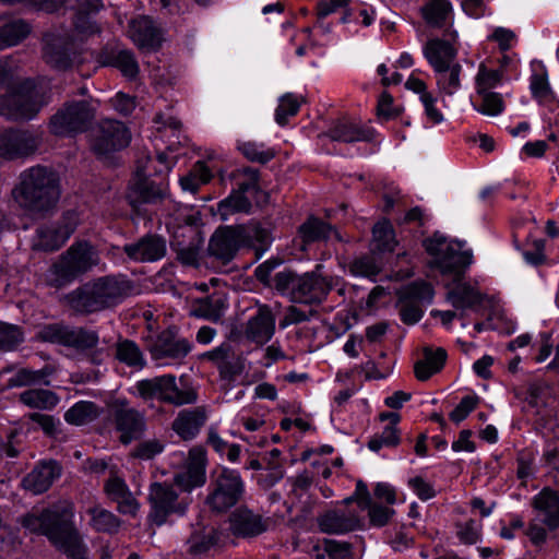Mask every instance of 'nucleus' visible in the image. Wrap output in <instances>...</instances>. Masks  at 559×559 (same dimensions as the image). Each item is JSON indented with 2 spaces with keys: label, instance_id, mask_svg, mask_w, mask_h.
I'll list each match as a JSON object with an SVG mask.
<instances>
[{
  "label": "nucleus",
  "instance_id": "nucleus-59",
  "mask_svg": "<svg viewBox=\"0 0 559 559\" xmlns=\"http://www.w3.org/2000/svg\"><path fill=\"white\" fill-rule=\"evenodd\" d=\"M516 475L521 480H526L535 473V455L532 451H521L516 457Z\"/></svg>",
  "mask_w": 559,
  "mask_h": 559
},
{
  "label": "nucleus",
  "instance_id": "nucleus-29",
  "mask_svg": "<svg viewBox=\"0 0 559 559\" xmlns=\"http://www.w3.org/2000/svg\"><path fill=\"white\" fill-rule=\"evenodd\" d=\"M124 252L134 261L152 262L165 255L166 245L157 236H146L135 243L126 245Z\"/></svg>",
  "mask_w": 559,
  "mask_h": 559
},
{
  "label": "nucleus",
  "instance_id": "nucleus-50",
  "mask_svg": "<svg viewBox=\"0 0 559 559\" xmlns=\"http://www.w3.org/2000/svg\"><path fill=\"white\" fill-rule=\"evenodd\" d=\"M480 100L479 103H473L474 108L487 116H498L504 110V103L499 93L485 92L477 93Z\"/></svg>",
  "mask_w": 559,
  "mask_h": 559
},
{
  "label": "nucleus",
  "instance_id": "nucleus-52",
  "mask_svg": "<svg viewBox=\"0 0 559 559\" xmlns=\"http://www.w3.org/2000/svg\"><path fill=\"white\" fill-rule=\"evenodd\" d=\"M155 123L158 124L157 130L159 132H164L165 134L170 131L171 134L177 139V141H171L167 145V148L170 152L176 151V144L182 145L186 141V136H180L181 122L174 117H164L163 115H157L155 117Z\"/></svg>",
  "mask_w": 559,
  "mask_h": 559
},
{
  "label": "nucleus",
  "instance_id": "nucleus-28",
  "mask_svg": "<svg viewBox=\"0 0 559 559\" xmlns=\"http://www.w3.org/2000/svg\"><path fill=\"white\" fill-rule=\"evenodd\" d=\"M59 476L60 468L56 462L41 463L23 478L22 484L32 493L40 495L47 491Z\"/></svg>",
  "mask_w": 559,
  "mask_h": 559
},
{
  "label": "nucleus",
  "instance_id": "nucleus-64",
  "mask_svg": "<svg viewBox=\"0 0 559 559\" xmlns=\"http://www.w3.org/2000/svg\"><path fill=\"white\" fill-rule=\"evenodd\" d=\"M488 39L498 43L500 50L507 51L515 44L516 35L509 28L496 27Z\"/></svg>",
  "mask_w": 559,
  "mask_h": 559
},
{
  "label": "nucleus",
  "instance_id": "nucleus-23",
  "mask_svg": "<svg viewBox=\"0 0 559 559\" xmlns=\"http://www.w3.org/2000/svg\"><path fill=\"white\" fill-rule=\"evenodd\" d=\"M192 349L190 341L174 335L170 331L163 332L152 347V356L156 360H182Z\"/></svg>",
  "mask_w": 559,
  "mask_h": 559
},
{
  "label": "nucleus",
  "instance_id": "nucleus-19",
  "mask_svg": "<svg viewBox=\"0 0 559 559\" xmlns=\"http://www.w3.org/2000/svg\"><path fill=\"white\" fill-rule=\"evenodd\" d=\"M131 135L127 127L117 120L105 119L99 123L98 132L93 141V150L99 156L129 145Z\"/></svg>",
  "mask_w": 559,
  "mask_h": 559
},
{
  "label": "nucleus",
  "instance_id": "nucleus-7",
  "mask_svg": "<svg viewBox=\"0 0 559 559\" xmlns=\"http://www.w3.org/2000/svg\"><path fill=\"white\" fill-rule=\"evenodd\" d=\"M273 286L292 301L305 305L322 302L332 287L328 278L316 272L298 275L290 270L277 272L273 276Z\"/></svg>",
  "mask_w": 559,
  "mask_h": 559
},
{
  "label": "nucleus",
  "instance_id": "nucleus-8",
  "mask_svg": "<svg viewBox=\"0 0 559 559\" xmlns=\"http://www.w3.org/2000/svg\"><path fill=\"white\" fill-rule=\"evenodd\" d=\"M267 239V230L257 224L223 226L212 235L207 251L215 259L228 263L235 258L240 248L252 246L254 240L265 242Z\"/></svg>",
  "mask_w": 559,
  "mask_h": 559
},
{
  "label": "nucleus",
  "instance_id": "nucleus-4",
  "mask_svg": "<svg viewBox=\"0 0 559 559\" xmlns=\"http://www.w3.org/2000/svg\"><path fill=\"white\" fill-rule=\"evenodd\" d=\"M12 195L25 211L48 214L57 206L61 197L60 176L46 166H32L20 174Z\"/></svg>",
  "mask_w": 559,
  "mask_h": 559
},
{
  "label": "nucleus",
  "instance_id": "nucleus-25",
  "mask_svg": "<svg viewBox=\"0 0 559 559\" xmlns=\"http://www.w3.org/2000/svg\"><path fill=\"white\" fill-rule=\"evenodd\" d=\"M207 420L204 407L182 409L173 421V430L185 441L194 439Z\"/></svg>",
  "mask_w": 559,
  "mask_h": 559
},
{
  "label": "nucleus",
  "instance_id": "nucleus-31",
  "mask_svg": "<svg viewBox=\"0 0 559 559\" xmlns=\"http://www.w3.org/2000/svg\"><path fill=\"white\" fill-rule=\"evenodd\" d=\"M104 66L118 69L123 76L132 80L139 74L140 68L134 53L129 49L111 48L102 53Z\"/></svg>",
  "mask_w": 559,
  "mask_h": 559
},
{
  "label": "nucleus",
  "instance_id": "nucleus-46",
  "mask_svg": "<svg viewBox=\"0 0 559 559\" xmlns=\"http://www.w3.org/2000/svg\"><path fill=\"white\" fill-rule=\"evenodd\" d=\"M213 175L211 169L202 160H198L191 170L180 178L182 190L195 193L202 185L207 183Z\"/></svg>",
  "mask_w": 559,
  "mask_h": 559
},
{
  "label": "nucleus",
  "instance_id": "nucleus-54",
  "mask_svg": "<svg viewBox=\"0 0 559 559\" xmlns=\"http://www.w3.org/2000/svg\"><path fill=\"white\" fill-rule=\"evenodd\" d=\"M45 58L49 64L57 69H67L72 64V53L67 47H59L49 43L45 48Z\"/></svg>",
  "mask_w": 559,
  "mask_h": 559
},
{
  "label": "nucleus",
  "instance_id": "nucleus-57",
  "mask_svg": "<svg viewBox=\"0 0 559 559\" xmlns=\"http://www.w3.org/2000/svg\"><path fill=\"white\" fill-rule=\"evenodd\" d=\"M481 524L476 520H467L456 525V536L467 545L476 544L479 540Z\"/></svg>",
  "mask_w": 559,
  "mask_h": 559
},
{
  "label": "nucleus",
  "instance_id": "nucleus-48",
  "mask_svg": "<svg viewBox=\"0 0 559 559\" xmlns=\"http://www.w3.org/2000/svg\"><path fill=\"white\" fill-rule=\"evenodd\" d=\"M299 233L302 241L309 243L326 239L332 233V228L329 224L311 217L299 227Z\"/></svg>",
  "mask_w": 559,
  "mask_h": 559
},
{
  "label": "nucleus",
  "instance_id": "nucleus-61",
  "mask_svg": "<svg viewBox=\"0 0 559 559\" xmlns=\"http://www.w3.org/2000/svg\"><path fill=\"white\" fill-rule=\"evenodd\" d=\"M408 486L421 501L430 500L436 496L433 485L421 476L409 478Z\"/></svg>",
  "mask_w": 559,
  "mask_h": 559
},
{
  "label": "nucleus",
  "instance_id": "nucleus-56",
  "mask_svg": "<svg viewBox=\"0 0 559 559\" xmlns=\"http://www.w3.org/2000/svg\"><path fill=\"white\" fill-rule=\"evenodd\" d=\"M400 442V431L394 426H385L381 433L374 435L368 442V448L378 452L383 447H395Z\"/></svg>",
  "mask_w": 559,
  "mask_h": 559
},
{
  "label": "nucleus",
  "instance_id": "nucleus-11",
  "mask_svg": "<svg viewBox=\"0 0 559 559\" xmlns=\"http://www.w3.org/2000/svg\"><path fill=\"white\" fill-rule=\"evenodd\" d=\"M136 394L143 400L157 399L177 406L195 402L197 396L191 390H180L176 377L164 374L152 379L140 380L135 383Z\"/></svg>",
  "mask_w": 559,
  "mask_h": 559
},
{
  "label": "nucleus",
  "instance_id": "nucleus-49",
  "mask_svg": "<svg viewBox=\"0 0 559 559\" xmlns=\"http://www.w3.org/2000/svg\"><path fill=\"white\" fill-rule=\"evenodd\" d=\"M238 148L247 159L260 164H265L275 157V151L266 147L263 143L242 142Z\"/></svg>",
  "mask_w": 559,
  "mask_h": 559
},
{
  "label": "nucleus",
  "instance_id": "nucleus-10",
  "mask_svg": "<svg viewBox=\"0 0 559 559\" xmlns=\"http://www.w3.org/2000/svg\"><path fill=\"white\" fill-rule=\"evenodd\" d=\"M98 102L93 98L66 102L49 120V131L58 136L85 132L93 123Z\"/></svg>",
  "mask_w": 559,
  "mask_h": 559
},
{
  "label": "nucleus",
  "instance_id": "nucleus-44",
  "mask_svg": "<svg viewBox=\"0 0 559 559\" xmlns=\"http://www.w3.org/2000/svg\"><path fill=\"white\" fill-rule=\"evenodd\" d=\"M98 415V407L95 403L80 401L66 412L64 419L71 425L82 426L92 423Z\"/></svg>",
  "mask_w": 559,
  "mask_h": 559
},
{
  "label": "nucleus",
  "instance_id": "nucleus-5",
  "mask_svg": "<svg viewBox=\"0 0 559 559\" xmlns=\"http://www.w3.org/2000/svg\"><path fill=\"white\" fill-rule=\"evenodd\" d=\"M132 293V283L123 275L92 280L67 296L71 309L81 314L104 311L121 304Z\"/></svg>",
  "mask_w": 559,
  "mask_h": 559
},
{
  "label": "nucleus",
  "instance_id": "nucleus-39",
  "mask_svg": "<svg viewBox=\"0 0 559 559\" xmlns=\"http://www.w3.org/2000/svg\"><path fill=\"white\" fill-rule=\"evenodd\" d=\"M447 360V352L443 348L425 350V358L415 364V374L420 381L428 380L432 374L439 372Z\"/></svg>",
  "mask_w": 559,
  "mask_h": 559
},
{
  "label": "nucleus",
  "instance_id": "nucleus-18",
  "mask_svg": "<svg viewBox=\"0 0 559 559\" xmlns=\"http://www.w3.org/2000/svg\"><path fill=\"white\" fill-rule=\"evenodd\" d=\"M111 417L119 440L129 444L140 439L146 428L145 416L134 407H130L127 400H116L111 405Z\"/></svg>",
  "mask_w": 559,
  "mask_h": 559
},
{
  "label": "nucleus",
  "instance_id": "nucleus-36",
  "mask_svg": "<svg viewBox=\"0 0 559 559\" xmlns=\"http://www.w3.org/2000/svg\"><path fill=\"white\" fill-rule=\"evenodd\" d=\"M462 66L456 61L436 71V84L441 95L453 96L461 88Z\"/></svg>",
  "mask_w": 559,
  "mask_h": 559
},
{
  "label": "nucleus",
  "instance_id": "nucleus-26",
  "mask_svg": "<svg viewBox=\"0 0 559 559\" xmlns=\"http://www.w3.org/2000/svg\"><path fill=\"white\" fill-rule=\"evenodd\" d=\"M533 508L537 511L540 522L550 531L559 527V493L544 488L533 499Z\"/></svg>",
  "mask_w": 559,
  "mask_h": 559
},
{
  "label": "nucleus",
  "instance_id": "nucleus-35",
  "mask_svg": "<svg viewBox=\"0 0 559 559\" xmlns=\"http://www.w3.org/2000/svg\"><path fill=\"white\" fill-rule=\"evenodd\" d=\"M328 135L333 141L344 143L369 141L371 139L370 130L361 128L347 119L337 120L329 129Z\"/></svg>",
  "mask_w": 559,
  "mask_h": 559
},
{
  "label": "nucleus",
  "instance_id": "nucleus-12",
  "mask_svg": "<svg viewBox=\"0 0 559 559\" xmlns=\"http://www.w3.org/2000/svg\"><path fill=\"white\" fill-rule=\"evenodd\" d=\"M245 493V483L236 469L223 468L211 484L206 504L214 511L224 512L235 507Z\"/></svg>",
  "mask_w": 559,
  "mask_h": 559
},
{
  "label": "nucleus",
  "instance_id": "nucleus-53",
  "mask_svg": "<svg viewBox=\"0 0 559 559\" xmlns=\"http://www.w3.org/2000/svg\"><path fill=\"white\" fill-rule=\"evenodd\" d=\"M530 87L533 96L540 102L547 100L551 97L547 71L543 66H539L538 69L534 70L531 76Z\"/></svg>",
  "mask_w": 559,
  "mask_h": 559
},
{
  "label": "nucleus",
  "instance_id": "nucleus-1",
  "mask_svg": "<svg viewBox=\"0 0 559 559\" xmlns=\"http://www.w3.org/2000/svg\"><path fill=\"white\" fill-rule=\"evenodd\" d=\"M206 454L201 448L189 451L186 466L174 477V484L155 483L150 489V521L160 526L169 516L185 515L191 498L189 493L205 484Z\"/></svg>",
  "mask_w": 559,
  "mask_h": 559
},
{
  "label": "nucleus",
  "instance_id": "nucleus-47",
  "mask_svg": "<svg viewBox=\"0 0 559 559\" xmlns=\"http://www.w3.org/2000/svg\"><path fill=\"white\" fill-rule=\"evenodd\" d=\"M305 102L304 96L294 93H286L280 98L275 110V121L280 126H285L289 117L297 115L300 105Z\"/></svg>",
  "mask_w": 559,
  "mask_h": 559
},
{
  "label": "nucleus",
  "instance_id": "nucleus-37",
  "mask_svg": "<svg viewBox=\"0 0 559 559\" xmlns=\"http://www.w3.org/2000/svg\"><path fill=\"white\" fill-rule=\"evenodd\" d=\"M226 308V300L221 295H211L199 299L194 304L191 313L194 317L217 322L224 316Z\"/></svg>",
  "mask_w": 559,
  "mask_h": 559
},
{
  "label": "nucleus",
  "instance_id": "nucleus-41",
  "mask_svg": "<svg viewBox=\"0 0 559 559\" xmlns=\"http://www.w3.org/2000/svg\"><path fill=\"white\" fill-rule=\"evenodd\" d=\"M86 512L90 515V525L96 532L107 534L118 532L121 522L112 512L100 506L91 507Z\"/></svg>",
  "mask_w": 559,
  "mask_h": 559
},
{
  "label": "nucleus",
  "instance_id": "nucleus-20",
  "mask_svg": "<svg viewBox=\"0 0 559 559\" xmlns=\"http://www.w3.org/2000/svg\"><path fill=\"white\" fill-rule=\"evenodd\" d=\"M142 175L138 174V178L132 182L128 199L135 211L142 204H157L167 197L168 185L165 180L155 182L147 176L151 175L145 166L141 169Z\"/></svg>",
  "mask_w": 559,
  "mask_h": 559
},
{
  "label": "nucleus",
  "instance_id": "nucleus-16",
  "mask_svg": "<svg viewBox=\"0 0 559 559\" xmlns=\"http://www.w3.org/2000/svg\"><path fill=\"white\" fill-rule=\"evenodd\" d=\"M433 288L426 282H414L402 292L397 308L403 323L416 324L424 316V306L431 304Z\"/></svg>",
  "mask_w": 559,
  "mask_h": 559
},
{
  "label": "nucleus",
  "instance_id": "nucleus-14",
  "mask_svg": "<svg viewBox=\"0 0 559 559\" xmlns=\"http://www.w3.org/2000/svg\"><path fill=\"white\" fill-rule=\"evenodd\" d=\"M79 222V213L70 210L58 222L39 226L33 239V248L43 251L58 250L75 231Z\"/></svg>",
  "mask_w": 559,
  "mask_h": 559
},
{
  "label": "nucleus",
  "instance_id": "nucleus-3",
  "mask_svg": "<svg viewBox=\"0 0 559 559\" xmlns=\"http://www.w3.org/2000/svg\"><path fill=\"white\" fill-rule=\"evenodd\" d=\"M74 504L61 500L52 506L32 510L19 519L21 526L37 535H45L70 559H86V547L74 526Z\"/></svg>",
  "mask_w": 559,
  "mask_h": 559
},
{
  "label": "nucleus",
  "instance_id": "nucleus-51",
  "mask_svg": "<svg viewBox=\"0 0 559 559\" xmlns=\"http://www.w3.org/2000/svg\"><path fill=\"white\" fill-rule=\"evenodd\" d=\"M23 342L24 333L20 326L0 322V350H14Z\"/></svg>",
  "mask_w": 559,
  "mask_h": 559
},
{
  "label": "nucleus",
  "instance_id": "nucleus-38",
  "mask_svg": "<svg viewBox=\"0 0 559 559\" xmlns=\"http://www.w3.org/2000/svg\"><path fill=\"white\" fill-rule=\"evenodd\" d=\"M252 190L241 189L239 185L238 190L233 191L227 198L217 204V212L223 221H226L231 214L235 213H249L251 210V202L246 197V193Z\"/></svg>",
  "mask_w": 559,
  "mask_h": 559
},
{
  "label": "nucleus",
  "instance_id": "nucleus-62",
  "mask_svg": "<svg viewBox=\"0 0 559 559\" xmlns=\"http://www.w3.org/2000/svg\"><path fill=\"white\" fill-rule=\"evenodd\" d=\"M478 399L476 396H464L456 407L450 413V419L456 424L464 420L476 407Z\"/></svg>",
  "mask_w": 559,
  "mask_h": 559
},
{
  "label": "nucleus",
  "instance_id": "nucleus-6",
  "mask_svg": "<svg viewBox=\"0 0 559 559\" xmlns=\"http://www.w3.org/2000/svg\"><path fill=\"white\" fill-rule=\"evenodd\" d=\"M50 102L47 84L26 79L0 97V115L12 121H29Z\"/></svg>",
  "mask_w": 559,
  "mask_h": 559
},
{
  "label": "nucleus",
  "instance_id": "nucleus-15",
  "mask_svg": "<svg viewBox=\"0 0 559 559\" xmlns=\"http://www.w3.org/2000/svg\"><path fill=\"white\" fill-rule=\"evenodd\" d=\"M60 4L75 12L73 26L78 36L86 37L99 31L96 23L92 20V15L103 8L102 0H43L38 4V9L52 12Z\"/></svg>",
  "mask_w": 559,
  "mask_h": 559
},
{
  "label": "nucleus",
  "instance_id": "nucleus-33",
  "mask_svg": "<svg viewBox=\"0 0 559 559\" xmlns=\"http://www.w3.org/2000/svg\"><path fill=\"white\" fill-rule=\"evenodd\" d=\"M219 540L214 527L197 526L188 538L187 551L195 557L206 555Z\"/></svg>",
  "mask_w": 559,
  "mask_h": 559
},
{
  "label": "nucleus",
  "instance_id": "nucleus-30",
  "mask_svg": "<svg viewBox=\"0 0 559 559\" xmlns=\"http://www.w3.org/2000/svg\"><path fill=\"white\" fill-rule=\"evenodd\" d=\"M202 358L211 361L218 369L219 376L224 380H233L240 372L234 359L233 346L228 342H224L212 350L204 353Z\"/></svg>",
  "mask_w": 559,
  "mask_h": 559
},
{
  "label": "nucleus",
  "instance_id": "nucleus-58",
  "mask_svg": "<svg viewBox=\"0 0 559 559\" xmlns=\"http://www.w3.org/2000/svg\"><path fill=\"white\" fill-rule=\"evenodd\" d=\"M352 271L356 275H361L374 280L376 276L380 273L381 267L372 257L366 255L354 261Z\"/></svg>",
  "mask_w": 559,
  "mask_h": 559
},
{
  "label": "nucleus",
  "instance_id": "nucleus-17",
  "mask_svg": "<svg viewBox=\"0 0 559 559\" xmlns=\"http://www.w3.org/2000/svg\"><path fill=\"white\" fill-rule=\"evenodd\" d=\"M40 337L46 342L72 347L78 350L94 348L99 341L96 331L58 323L44 326L40 331Z\"/></svg>",
  "mask_w": 559,
  "mask_h": 559
},
{
  "label": "nucleus",
  "instance_id": "nucleus-27",
  "mask_svg": "<svg viewBox=\"0 0 559 559\" xmlns=\"http://www.w3.org/2000/svg\"><path fill=\"white\" fill-rule=\"evenodd\" d=\"M423 55L433 71L456 62L457 50L448 39L432 38L423 46Z\"/></svg>",
  "mask_w": 559,
  "mask_h": 559
},
{
  "label": "nucleus",
  "instance_id": "nucleus-42",
  "mask_svg": "<svg viewBox=\"0 0 559 559\" xmlns=\"http://www.w3.org/2000/svg\"><path fill=\"white\" fill-rule=\"evenodd\" d=\"M115 356L120 362L135 370H141L146 365L145 357L139 345L130 340H122L116 344Z\"/></svg>",
  "mask_w": 559,
  "mask_h": 559
},
{
  "label": "nucleus",
  "instance_id": "nucleus-45",
  "mask_svg": "<svg viewBox=\"0 0 559 559\" xmlns=\"http://www.w3.org/2000/svg\"><path fill=\"white\" fill-rule=\"evenodd\" d=\"M23 404L39 409H51L58 402V396L50 390L31 389L20 394Z\"/></svg>",
  "mask_w": 559,
  "mask_h": 559
},
{
  "label": "nucleus",
  "instance_id": "nucleus-2",
  "mask_svg": "<svg viewBox=\"0 0 559 559\" xmlns=\"http://www.w3.org/2000/svg\"><path fill=\"white\" fill-rule=\"evenodd\" d=\"M425 248L431 257L430 265L442 275L451 276L454 285L448 289L447 298L456 309H472L481 302L480 293L462 278L473 263V251L465 241L450 239L435 233L425 241Z\"/></svg>",
  "mask_w": 559,
  "mask_h": 559
},
{
  "label": "nucleus",
  "instance_id": "nucleus-60",
  "mask_svg": "<svg viewBox=\"0 0 559 559\" xmlns=\"http://www.w3.org/2000/svg\"><path fill=\"white\" fill-rule=\"evenodd\" d=\"M317 312L313 309L304 311L295 306H289L284 318L280 322V326L285 329L293 324H299L309 321Z\"/></svg>",
  "mask_w": 559,
  "mask_h": 559
},
{
  "label": "nucleus",
  "instance_id": "nucleus-43",
  "mask_svg": "<svg viewBox=\"0 0 559 559\" xmlns=\"http://www.w3.org/2000/svg\"><path fill=\"white\" fill-rule=\"evenodd\" d=\"M31 33V25L23 20H13L0 27V50L15 46Z\"/></svg>",
  "mask_w": 559,
  "mask_h": 559
},
{
  "label": "nucleus",
  "instance_id": "nucleus-32",
  "mask_svg": "<svg viewBox=\"0 0 559 559\" xmlns=\"http://www.w3.org/2000/svg\"><path fill=\"white\" fill-rule=\"evenodd\" d=\"M230 531L235 536L252 537L265 531L262 519L249 510H237L230 516Z\"/></svg>",
  "mask_w": 559,
  "mask_h": 559
},
{
  "label": "nucleus",
  "instance_id": "nucleus-24",
  "mask_svg": "<svg viewBox=\"0 0 559 559\" xmlns=\"http://www.w3.org/2000/svg\"><path fill=\"white\" fill-rule=\"evenodd\" d=\"M318 524L323 533L345 534L360 527V518L356 511L334 509L320 515Z\"/></svg>",
  "mask_w": 559,
  "mask_h": 559
},
{
  "label": "nucleus",
  "instance_id": "nucleus-9",
  "mask_svg": "<svg viewBox=\"0 0 559 559\" xmlns=\"http://www.w3.org/2000/svg\"><path fill=\"white\" fill-rule=\"evenodd\" d=\"M97 249L88 241L73 242L52 265L53 283L61 287L93 270L99 264Z\"/></svg>",
  "mask_w": 559,
  "mask_h": 559
},
{
  "label": "nucleus",
  "instance_id": "nucleus-22",
  "mask_svg": "<svg viewBox=\"0 0 559 559\" xmlns=\"http://www.w3.org/2000/svg\"><path fill=\"white\" fill-rule=\"evenodd\" d=\"M128 36L141 49L155 50L160 46L162 32L148 16H138L129 22Z\"/></svg>",
  "mask_w": 559,
  "mask_h": 559
},
{
  "label": "nucleus",
  "instance_id": "nucleus-55",
  "mask_svg": "<svg viewBox=\"0 0 559 559\" xmlns=\"http://www.w3.org/2000/svg\"><path fill=\"white\" fill-rule=\"evenodd\" d=\"M377 249L380 251H392L394 248V234L388 221L379 222L372 229Z\"/></svg>",
  "mask_w": 559,
  "mask_h": 559
},
{
  "label": "nucleus",
  "instance_id": "nucleus-40",
  "mask_svg": "<svg viewBox=\"0 0 559 559\" xmlns=\"http://www.w3.org/2000/svg\"><path fill=\"white\" fill-rule=\"evenodd\" d=\"M503 80L502 69H496L491 62H480L475 76L476 93L491 92V90L500 86Z\"/></svg>",
  "mask_w": 559,
  "mask_h": 559
},
{
  "label": "nucleus",
  "instance_id": "nucleus-34",
  "mask_svg": "<svg viewBox=\"0 0 559 559\" xmlns=\"http://www.w3.org/2000/svg\"><path fill=\"white\" fill-rule=\"evenodd\" d=\"M420 11L425 22L437 28L448 25L453 16V7L449 0H427Z\"/></svg>",
  "mask_w": 559,
  "mask_h": 559
},
{
  "label": "nucleus",
  "instance_id": "nucleus-21",
  "mask_svg": "<svg viewBox=\"0 0 559 559\" xmlns=\"http://www.w3.org/2000/svg\"><path fill=\"white\" fill-rule=\"evenodd\" d=\"M275 316L267 305H259L243 326V336L257 345L266 344L275 333Z\"/></svg>",
  "mask_w": 559,
  "mask_h": 559
},
{
  "label": "nucleus",
  "instance_id": "nucleus-63",
  "mask_svg": "<svg viewBox=\"0 0 559 559\" xmlns=\"http://www.w3.org/2000/svg\"><path fill=\"white\" fill-rule=\"evenodd\" d=\"M366 509L369 510L368 514L370 523L378 527L384 526L394 514V510L392 508L381 504H371V502Z\"/></svg>",
  "mask_w": 559,
  "mask_h": 559
},
{
  "label": "nucleus",
  "instance_id": "nucleus-13",
  "mask_svg": "<svg viewBox=\"0 0 559 559\" xmlns=\"http://www.w3.org/2000/svg\"><path fill=\"white\" fill-rule=\"evenodd\" d=\"M43 143L41 133L24 128H7L0 132V158L26 159L33 156Z\"/></svg>",
  "mask_w": 559,
  "mask_h": 559
}]
</instances>
